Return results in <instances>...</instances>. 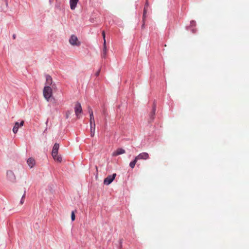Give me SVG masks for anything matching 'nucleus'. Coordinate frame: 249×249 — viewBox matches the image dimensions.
Segmentation results:
<instances>
[{
  "instance_id": "5701e85b",
  "label": "nucleus",
  "mask_w": 249,
  "mask_h": 249,
  "mask_svg": "<svg viewBox=\"0 0 249 249\" xmlns=\"http://www.w3.org/2000/svg\"><path fill=\"white\" fill-rule=\"evenodd\" d=\"M102 36L103 37V39H104V42L105 41V40H106V34H105V32L104 31H102Z\"/></svg>"
},
{
  "instance_id": "6e6552de",
  "label": "nucleus",
  "mask_w": 249,
  "mask_h": 249,
  "mask_svg": "<svg viewBox=\"0 0 249 249\" xmlns=\"http://www.w3.org/2000/svg\"><path fill=\"white\" fill-rule=\"evenodd\" d=\"M88 111L90 116V124H93L95 123L93 113L91 108L89 107H88Z\"/></svg>"
},
{
  "instance_id": "b1692460",
  "label": "nucleus",
  "mask_w": 249,
  "mask_h": 249,
  "mask_svg": "<svg viewBox=\"0 0 249 249\" xmlns=\"http://www.w3.org/2000/svg\"><path fill=\"white\" fill-rule=\"evenodd\" d=\"M71 111H68L66 113V118H68L69 117V115L71 114Z\"/></svg>"
},
{
  "instance_id": "9d476101",
  "label": "nucleus",
  "mask_w": 249,
  "mask_h": 249,
  "mask_svg": "<svg viewBox=\"0 0 249 249\" xmlns=\"http://www.w3.org/2000/svg\"><path fill=\"white\" fill-rule=\"evenodd\" d=\"M125 151L122 148H118L116 151H114L112 153L113 156H117L121 154L125 153Z\"/></svg>"
},
{
  "instance_id": "f03ea898",
  "label": "nucleus",
  "mask_w": 249,
  "mask_h": 249,
  "mask_svg": "<svg viewBox=\"0 0 249 249\" xmlns=\"http://www.w3.org/2000/svg\"><path fill=\"white\" fill-rule=\"evenodd\" d=\"M69 42L72 46H79L81 44V43L78 40V38L75 35L71 36L69 39Z\"/></svg>"
},
{
  "instance_id": "f257e3e1",
  "label": "nucleus",
  "mask_w": 249,
  "mask_h": 249,
  "mask_svg": "<svg viewBox=\"0 0 249 249\" xmlns=\"http://www.w3.org/2000/svg\"><path fill=\"white\" fill-rule=\"evenodd\" d=\"M43 93L45 99L49 101L53 94L52 88L48 86H45L43 89Z\"/></svg>"
},
{
  "instance_id": "7ed1b4c3",
  "label": "nucleus",
  "mask_w": 249,
  "mask_h": 249,
  "mask_svg": "<svg viewBox=\"0 0 249 249\" xmlns=\"http://www.w3.org/2000/svg\"><path fill=\"white\" fill-rule=\"evenodd\" d=\"M74 111L75 115L77 118H80L79 114L82 112V108L81 104L79 102H77L75 104L74 107Z\"/></svg>"
},
{
  "instance_id": "4468645a",
  "label": "nucleus",
  "mask_w": 249,
  "mask_h": 249,
  "mask_svg": "<svg viewBox=\"0 0 249 249\" xmlns=\"http://www.w3.org/2000/svg\"><path fill=\"white\" fill-rule=\"evenodd\" d=\"M27 162L29 166L32 168L35 164V160L32 158H30L28 159Z\"/></svg>"
},
{
  "instance_id": "dca6fc26",
  "label": "nucleus",
  "mask_w": 249,
  "mask_h": 249,
  "mask_svg": "<svg viewBox=\"0 0 249 249\" xmlns=\"http://www.w3.org/2000/svg\"><path fill=\"white\" fill-rule=\"evenodd\" d=\"M52 156L55 160L59 162L62 161V157L60 155H58V154L56 155L55 156H54L53 155H52Z\"/></svg>"
},
{
  "instance_id": "20e7f679",
  "label": "nucleus",
  "mask_w": 249,
  "mask_h": 249,
  "mask_svg": "<svg viewBox=\"0 0 249 249\" xmlns=\"http://www.w3.org/2000/svg\"><path fill=\"white\" fill-rule=\"evenodd\" d=\"M116 176V174H113L112 175L108 176L104 181V183L106 185L110 184L113 180L114 179L115 177Z\"/></svg>"
},
{
  "instance_id": "bb28decb",
  "label": "nucleus",
  "mask_w": 249,
  "mask_h": 249,
  "mask_svg": "<svg viewBox=\"0 0 249 249\" xmlns=\"http://www.w3.org/2000/svg\"><path fill=\"white\" fill-rule=\"evenodd\" d=\"M13 38L15 39V37H16V36H15V35H13Z\"/></svg>"
},
{
  "instance_id": "6ab92c4d",
  "label": "nucleus",
  "mask_w": 249,
  "mask_h": 249,
  "mask_svg": "<svg viewBox=\"0 0 249 249\" xmlns=\"http://www.w3.org/2000/svg\"><path fill=\"white\" fill-rule=\"evenodd\" d=\"M155 111H156V107H155V106H154L153 107L152 111L151 113V118L152 120L153 119V116H154V115L155 114Z\"/></svg>"
},
{
  "instance_id": "9b49d317",
  "label": "nucleus",
  "mask_w": 249,
  "mask_h": 249,
  "mask_svg": "<svg viewBox=\"0 0 249 249\" xmlns=\"http://www.w3.org/2000/svg\"><path fill=\"white\" fill-rule=\"evenodd\" d=\"M107 46H106V40H105V41L104 42V45H103V51L101 53L102 57L103 58H105L107 56Z\"/></svg>"
},
{
  "instance_id": "a211bd4d",
  "label": "nucleus",
  "mask_w": 249,
  "mask_h": 249,
  "mask_svg": "<svg viewBox=\"0 0 249 249\" xmlns=\"http://www.w3.org/2000/svg\"><path fill=\"white\" fill-rule=\"evenodd\" d=\"M25 196H26V191H25L24 192V194L23 195L21 198V200L20 201V204L21 205H22L24 202V199H25Z\"/></svg>"
},
{
  "instance_id": "aec40b11",
  "label": "nucleus",
  "mask_w": 249,
  "mask_h": 249,
  "mask_svg": "<svg viewBox=\"0 0 249 249\" xmlns=\"http://www.w3.org/2000/svg\"><path fill=\"white\" fill-rule=\"evenodd\" d=\"M146 8L144 7V10H143V20H144V18L146 17Z\"/></svg>"
},
{
  "instance_id": "39448f33",
  "label": "nucleus",
  "mask_w": 249,
  "mask_h": 249,
  "mask_svg": "<svg viewBox=\"0 0 249 249\" xmlns=\"http://www.w3.org/2000/svg\"><path fill=\"white\" fill-rule=\"evenodd\" d=\"M136 160H147L149 158V154L146 152H142L136 157Z\"/></svg>"
},
{
  "instance_id": "2eb2a0df",
  "label": "nucleus",
  "mask_w": 249,
  "mask_h": 249,
  "mask_svg": "<svg viewBox=\"0 0 249 249\" xmlns=\"http://www.w3.org/2000/svg\"><path fill=\"white\" fill-rule=\"evenodd\" d=\"M95 130V124L94 123V124H90V135L91 137H93L94 135Z\"/></svg>"
},
{
  "instance_id": "f3484780",
  "label": "nucleus",
  "mask_w": 249,
  "mask_h": 249,
  "mask_svg": "<svg viewBox=\"0 0 249 249\" xmlns=\"http://www.w3.org/2000/svg\"><path fill=\"white\" fill-rule=\"evenodd\" d=\"M138 161V160H136V158L135 157V159L134 160L131 161L129 163V166L131 168H134L136 164V162H137Z\"/></svg>"
},
{
  "instance_id": "0eeeda50",
  "label": "nucleus",
  "mask_w": 249,
  "mask_h": 249,
  "mask_svg": "<svg viewBox=\"0 0 249 249\" xmlns=\"http://www.w3.org/2000/svg\"><path fill=\"white\" fill-rule=\"evenodd\" d=\"M7 177L11 181L14 182L16 180L15 176L12 171L9 170L7 172Z\"/></svg>"
},
{
  "instance_id": "4be33fe9",
  "label": "nucleus",
  "mask_w": 249,
  "mask_h": 249,
  "mask_svg": "<svg viewBox=\"0 0 249 249\" xmlns=\"http://www.w3.org/2000/svg\"><path fill=\"white\" fill-rule=\"evenodd\" d=\"M196 22L195 21H194V20L191 21L190 25L191 26H196Z\"/></svg>"
},
{
  "instance_id": "423d86ee",
  "label": "nucleus",
  "mask_w": 249,
  "mask_h": 249,
  "mask_svg": "<svg viewBox=\"0 0 249 249\" xmlns=\"http://www.w3.org/2000/svg\"><path fill=\"white\" fill-rule=\"evenodd\" d=\"M24 124V121H21V122L20 123V124H19L18 122H16L15 124V125L14 126L13 128V132L15 134L17 133L19 127L23 126Z\"/></svg>"
},
{
  "instance_id": "cd10ccee",
  "label": "nucleus",
  "mask_w": 249,
  "mask_h": 249,
  "mask_svg": "<svg viewBox=\"0 0 249 249\" xmlns=\"http://www.w3.org/2000/svg\"><path fill=\"white\" fill-rule=\"evenodd\" d=\"M144 27V23H143L142 25V27L143 28Z\"/></svg>"
},
{
  "instance_id": "a878e982",
  "label": "nucleus",
  "mask_w": 249,
  "mask_h": 249,
  "mask_svg": "<svg viewBox=\"0 0 249 249\" xmlns=\"http://www.w3.org/2000/svg\"><path fill=\"white\" fill-rule=\"evenodd\" d=\"M99 72H100V71H99L96 73V76H98V75L99 74Z\"/></svg>"
},
{
  "instance_id": "1a4fd4ad",
  "label": "nucleus",
  "mask_w": 249,
  "mask_h": 249,
  "mask_svg": "<svg viewBox=\"0 0 249 249\" xmlns=\"http://www.w3.org/2000/svg\"><path fill=\"white\" fill-rule=\"evenodd\" d=\"M59 148V144L55 143L53 146L52 155H53L54 156H55L56 155L58 154Z\"/></svg>"
},
{
  "instance_id": "ddd939ff",
  "label": "nucleus",
  "mask_w": 249,
  "mask_h": 249,
  "mask_svg": "<svg viewBox=\"0 0 249 249\" xmlns=\"http://www.w3.org/2000/svg\"><path fill=\"white\" fill-rule=\"evenodd\" d=\"M78 1L79 0H70V7L71 10L75 9Z\"/></svg>"
},
{
  "instance_id": "393cba45",
  "label": "nucleus",
  "mask_w": 249,
  "mask_h": 249,
  "mask_svg": "<svg viewBox=\"0 0 249 249\" xmlns=\"http://www.w3.org/2000/svg\"><path fill=\"white\" fill-rule=\"evenodd\" d=\"M147 6H148V2H147V1L145 3V7L146 8V7H147Z\"/></svg>"
},
{
  "instance_id": "f8f14e48",
  "label": "nucleus",
  "mask_w": 249,
  "mask_h": 249,
  "mask_svg": "<svg viewBox=\"0 0 249 249\" xmlns=\"http://www.w3.org/2000/svg\"><path fill=\"white\" fill-rule=\"evenodd\" d=\"M53 80L51 76L47 75L46 76V83L45 86H50L52 85Z\"/></svg>"
},
{
  "instance_id": "412c9836",
  "label": "nucleus",
  "mask_w": 249,
  "mask_h": 249,
  "mask_svg": "<svg viewBox=\"0 0 249 249\" xmlns=\"http://www.w3.org/2000/svg\"><path fill=\"white\" fill-rule=\"evenodd\" d=\"M75 214H74V212H72L71 213V220L72 221H74L75 220Z\"/></svg>"
}]
</instances>
